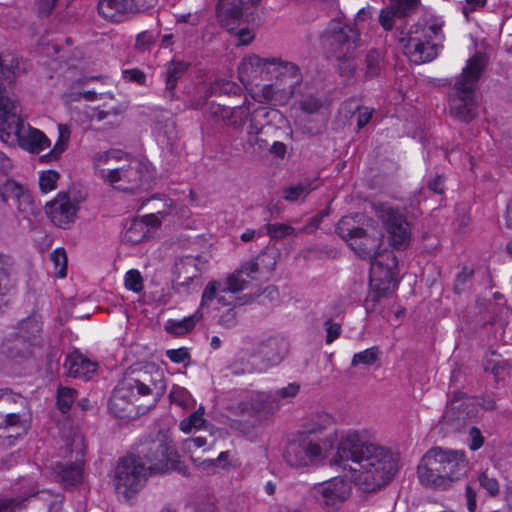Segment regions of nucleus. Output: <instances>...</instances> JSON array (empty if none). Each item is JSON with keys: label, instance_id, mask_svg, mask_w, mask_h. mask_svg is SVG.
<instances>
[{"label": "nucleus", "instance_id": "19", "mask_svg": "<svg viewBox=\"0 0 512 512\" xmlns=\"http://www.w3.org/2000/svg\"><path fill=\"white\" fill-rule=\"evenodd\" d=\"M334 419L328 413H318L313 415L306 424L305 430L301 432L304 435L314 436L319 443L325 444L332 449L337 440L333 429Z\"/></svg>", "mask_w": 512, "mask_h": 512}, {"label": "nucleus", "instance_id": "37", "mask_svg": "<svg viewBox=\"0 0 512 512\" xmlns=\"http://www.w3.org/2000/svg\"><path fill=\"white\" fill-rule=\"evenodd\" d=\"M355 216H344L342 217L337 226L336 233L344 240L351 241L357 234L362 233V229L357 226Z\"/></svg>", "mask_w": 512, "mask_h": 512}, {"label": "nucleus", "instance_id": "35", "mask_svg": "<svg viewBox=\"0 0 512 512\" xmlns=\"http://www.w3.org/2000/svg\"><path fill=\"white\" fill-rule=\"evenodd\" d=\"M337 62V71L342 77L351 78L356 71L355 52H344L327 56Z\"/></svg>", "mask_w": 512, "mask_h": 512}, {"label": "nucleus", "instance_id": "32", "mask_svg": "<svg viewBox=\"0 0 512 512\" xmlns=\"http://www.w3.org/2000/svg\"><path fill=\"white\" fill-rule=\"evenodd\" d=\"M128 0H99L98 12L105 19L118 22L124 14H131Z\"/></svg>", "mask_w": 512, "mask_h": 512}, {"label": "nucleus", "instance_id": "46", "mask_svg": "<svg viewBox=\"0 0 512 512\" xmlns=\"http://www.w3.org/2000/svg\"><path fill=\"white\" fill-rule=\"evenodd\" d=\"M248 283V278H245L244 275L239 272V270H236L233 274L227 277L226 281L223 283V288L221 291L236 293L246 289Z\"/></svg>", "mask_w": 512, "mask_h": 512}, {"label": "nucleus", "instance_id": "30", "mask_svg": "<svg viewBox=\"0 0 512 512\" xmlns=\"http://www.w3.org/2000/svg\"><path fill=\"white\" fill-rule=\"evenodd\" d=\"M69 376L88 380L96 372L97 365L79 353L67 356L64 364Z\"/></svg>", "mask_w": 512, "mask_h": 512}, {"label": "nucleus", "instance_id": "59", "mask_svg": "<svg viewBox=\"0 0 512 512\" xmlns=\"http://www.w3.org/2000/svg\"><path fill=\"white\" fill-rule=\"evenodd\" d=\"M223 288V283L217 281L209 282L202 294L201 300V308L204 306H208L211 301L217 298L219 293H223L221 289Z\"/></svg>", "mask_w": 512, "mask_h": 512}, {"label": "nucleus", "instance_id": "18", "mask_svg": "<svg viewBox=\"0 0 512 512\" xmlns=\"http://www.w3.org/2000/svg\"><path fill=\"white\" fill-rule=\"evenodd\" d=\"M45 209L50 220L59 228L66 229L75 221L77 207L64 192L48 202Z\"/></svg>", "mask_w": 512, "mask_h": 512}, {"label": "nucleus", "instance_id": "49", "mask_svg": "<svg viewBox=\"0 0 512 512\" xmlns=\"http://www.w3.org/2000/svg\"><path fill=\"white\" fill-rule=\"evenodd\" d=\"M265 228L272 240H280L295 233V229L286 223H268Z\"/></svg>", "mask_w": 512, "mask_h": 512}, {"label": "nucleus", "instance_id": "28", "mask_svg": "<svg viewBox=\"0 0 512 512\" xmlns=\"http://www.w3.org/2000/svg\"><path fill=\"white\" fill-rule=\"evenodd\" d=\"M239 407L242 411L251 410L253 413L272 414L279 408V402L271 392H251L249 402H242Z\"/></svg>", "mask_w": 512, "mask_h": 512}, {"label": "nucleus", "instance_id": "45", "mask_svg": "<svg viewBox=\"0 0 512 512\" xmlns=\"http://www.w3.org/2000/svg\"><path fill=\"white\" fill-rule=\"evenodd\" d=\"M0 428H17L25 433L28 429V422L25 415L20 412H7L3 421L0 422Z\"/></svg>", "mask_w": 512, "mask_h": 512}, {"label": "nucleus", "instance_id": "44", "mask_svg": "<svg viewBox=\"0 0 512 512\" xmlns=\"http://www.w3.org/2000/svg\"><path fill=\"white\" fill-rule=\"evenodd\" d=\"M77 391L73 388L59 386L57 389V405L62 413H67L76 400Z\"/></svg>", "mask_w": 512, "mask_h": 512}, {"label": "nucleus", "instance_id": "48", "mask_svg": "<svg viewBox=\"0 0 512 512\" xmlns=\"http://www.w3.org/2000/svg\"><path fill=\"white\" fill-rule=\"evenodd\" d=\"M248 121H249V125L247 127L248 143L252 146L257 145L261 149L264 148L266 146V141L262 140L258 137V135L263 130V124L257 122L252 114L248 118Z\"/></svg>", "mask_w": 512, "mask_h": 512}, {"label": "nucleus", "instance_id": "25", "mask_svg": "<svg viewBox=\"0 0 512 512\" xmlns=\"http://www.w3.org/2000/svg\"><path fill=\"white\" fill-rule=\"evenodd\" d=\"M270 63L271 58H262L256 54L244 57L238 66L239 80L246 86L264 74L268 76Z\"/></svg>", "mask_w": 512, "mask_h": 512}, {"label": "nucleus", "instance_id": "24", "mask_svg": "<svg viewBox=\"0 0 512 512\" xmlns=\"http://www.w3.org/2000/svg\"><path fill=\"white\" fill-rule=\"evenodd\" d=\"M418 3L419 0H390V4L380 11V25L386 31L392 30L394 19L408 17L415 10Z\"/></svg>", "mask_w": 512, "mask_h": 512}, {"label": "nucleus", "instance_id": "43", "mask_svg": "<svg viewBox=\"0 0 512 512\" xmlns=\"http://www.w3.org/2000/svg\"><path fill=\"white\" fill-rule=\"evenodd\" d=\"M169 399L171 403L184 409L192 408L195 403L188 390L180 386H173L169 394Z\"/></svg>", "mask_w": 512, "mask_h": 512}, {"label": "nucleus", "instance_id": "39", "mask_svg": "<svg viewBox=\"0 0 512 512\" xmlns=\"http://www.w3.org/2000/svg\"><path fill=\"white\" fill-rule=\"evenodd\" d=\"M59 136L56 144L52 150L42 157L43 160L52 161L57 160L61 154L66 150L70 138V130L67 126L60 124L58 126Z\"/></svg>", "mask_w": 512, "mask_h": 512}, {"label": "nucleus", "instance_id": "54", "mask_svg": "<svg viewBox=\"0 0 512 512\" xmlns=\"http://www.w3.org/2000/svg\"><path fill=\"white\" fill-rule=\"evenodd\" d=\"M14 271V261L12 257L4 254H0V286H3L4 290L8 291L9 278Z\"/></svg>", "mask_w": 512, "mask_h": 512}, {"label": "nucleus", "instance_id": "31", "mask_svg": "<svg viewBox=\"0 0 512 512\" xmlns=\"http://www.w3.org/2000/svg\"><path fill=\"white\" fill-rule=\"evenodd\" d=\"M54 472L64 487H74L82 481L83 466L81 462L57 463Z\"/></svg>", "mask_w": 512, "mask_h": 512}, {"label": "nucleus", "instance_id": "2", "mask_svg": "<svg viewBox=\"0 0 512 512\" xmlns=\"http://www.w3.org/2000/svg\"><path fill=\"white\" fill-rule=\"evenodd\" d=\"M146 368L125 374L115 387L108 404L109 411L115 417L131 418L136 413V402L140 398L147 402V407H152L164 395L166 382L163 372L154 366Z\"/></svg>", "mask_w": 512, "mask_h": 512}, {"label": "nucleus", "instance_id": "34", "mask_svg": "<svg viewBox=\"0 0 512 512\" xmlns=\"http://www.w3.org/2000/svg\"><path fill=\"white\" fill-rule=\"evenodd\" d=\"M149 233L147 223L144 220L133 219L123 234V240L129 244L142 242Z\"/></svg>", "mask_w": 512, "mask_h": 512}, {"label": "nucleus", "instance_id": "63", "mask_svg": "<svg viewBox=\"0 0 512 512\" xmlns=\"http://www.w3.org/2000/svg\"><path fill=\"white\" fill-rule=\"evenodd\" d=\"M59 179V173L53 170H48L40 176L39 186L42 192L46 193L56 187V182Z\"/></svg>", "mask_w": 512, "mask_h": 512}, {"label": "nucleus", "instance_id": "1", "mask_svg": "<svg viewBox=\"0 0 512 512\" xmlns=\"http://www.w3.org/2000/svg\"><path fill=\"white\" fill-rule=\"evenodd\" d=\"M398 461L391 448L368 440L358 431H349L340 438L329 464L350 476L363 491L374 492L391 481Z\"/></svg>", "mask_w": 512, "mask_h": 512}, {"label": "nucleus", "instance_id": "64", "mask_svg": "<svg viewBox=\"0 0 512 512\" xmlns=\"http://www.w3.org/2000/svg\"><path fill=\"white\" fill-rule=\"evenodd\" d=\"M159 33H153L152 31H143L137 35L135 47L138 50H148L156 41Z\"/></svg>", "mask_w": 512, "mask_h": 512}, {"label": "nucleus", "instance_id": "50", "mask_svg": "<svg viewBox=\"0 0 512 512\" xmlns=\"http://www.w3.org/2000/svg\"><path fill=\"white\" fill-rule=\"evenodd\" d=\"M204 415V408L200 407L196 411H194L192 414H190L189 417L183 419L179 427L180 429L185 432L189 433L193 428L199 429L203 426L205 423V419L203 417Z\"/></svg>", "mask_w": 512, "mask_h": 512}, {"label": "nucleus", "instance_id": "60", "mask_svg": "<svg viewBox=\"0 0 512 512\" xmlns=\"http://www.w3.org/2000/svg\"><path fill=\"white\" fill-rule=\"evenodd\" d=\"M479 485L485 489L490 496H497L500 492V486L496 478L490 477L487 472H481L478 475Z\"/></svg>", "mask_w": 512, "mask_h": 512}, {"label": "nucleus", "instance_id": "15", "mask_svg": "<svg viewBox=\"0 0 512 512\" xmlns=\"http://www.w3.org/2000/svg\"><path fill=\"white\" fill-rule=\"evenodd\" d=\"M474 416V406L463 392L457 391L448 401L440 423L447 425L452 430H460L468 420Z\"/></svg>", "mask_w": 512, "mask_h": 512}, {"label": "nucleus", "instance_id": "17", "mask_svg": "<svg viewBox=\"0 0 512 512\" xmlns=\"http://www.w3.org/2000/svg\"><path fill=\"white\" fill-rule=\"evenodd\" d=\"M268 76L274 80L277 85H283L286 89H293L295 93L303 80L302 73L297 64L283 60L282 58H271L270 67H268Z\"/></svg>", "mask_w": 512, "mask_h": 512}, {"label": "nucleus", "instance_id": "20", "mask_svg": "<svg viewBox=\"0 0 512 512\" xmlns=\"http://www.w3.org/2000/svg\"><path fill=\"white\" fill-rule=\"evenodd\" d=\"M288 352V342L279 336L269 337L258 343L252 356L261 359L262 368L279 364Z\"/></svg>", "mask_w": 512, "mask_h": 512}, {"label": "nucleus", "instance_id": "9", "mask_svg": "<svg viewBox=\"0 0 512 512\" xmlns=\"http://www.w3.org/2000/svg\"><path fill=\"white\" fill-rule=\"evenodd\" d=\"M373 208L389 235L391 246L397 250L406 249L410 243V232L405 216L388 203H377Z\"/></svg>", "mask_w": 512, "mask_h": 512}, {"label": "nucleus", "instance_id": "51", "mask_svg": "<svg viewBox=\"0 0 512 512\" xmlns=\"http://www.w3.org/2000/svg\"><path fill=\"white\" fill-rule=\"evenodd\" d=\"M474 270L468 267H464L461 272L456 275L455 282L453 285V291L456 294H461L468 290L472 284V277Z\"/></svg>", "mask_w": 512, "mask_h": 512}, {"label": "nucleus", "instance_id": "36", "mask_svg": "<svg viewBox=\"0 0 512 512\" xmlns=\"http://www.w3.org/2000/svg\"><path fill=\"white\" fill-rule=\"evenodd\" d=\"M19 67L18 59L11 53L5 52L0 54V81L5 79L9 82L12 81L11 75L16 73V70ZM3 83L0 82V90L6 94L4 88H2Z\"/></svg>", "mask_w": 512, "mask_h": 512}, {"label": "nucleus", "instance_id": "6", "mask_svg": "<svg viewBox=\"0 0 512 512\" xmlns=\"http://www.w3.org/2000/svg\"><path fill=\"white\" fill-rule=\"evenodd\" d=\"M149 475L140 455L129 454L119 459L114 470L113 485L117 493L129 498L145 485Z\"/></svg>", "mask_w": 512, "mask_h": 512}, {"label": "nucleus", "instance_id": "7", "mask_svg": "<svg viewBox=\"0 0 512 512\" xmlns=\"http://www.w3.org/2000/svg\"><path fill=\"white\" fill-rule=\"evenodd\" d=\"M390 261L383 263L377 261L370 267V290L364 300V307L368 314H382L381 301L386 298L393 277V270L398 265L397 257L389 254Z\"/></svg>", "mask_w": 512, "mask_h": 512}, {"label": "nucleus", "instance_id": "13", "mask_svg": "<svg viewBox=\"0 0 512 512\" xmlns=\"http://www.w3.org/2000/svg\"><path fill=\"white\" fill-rule=\"evenodd\" d=\"M204 262L200 256H183L175 260L173 267V289L176 293H188L201 276Z\"/></svg>", "mask_w": 512, "mask_h": 512}, {"label": "nucleus", "instance_id": "21", "mask_svg": "<svg viewBox=\"0 0 512 512\" xmlns=\"http://www.w3.org/2000/svg\"><path fill=\"white\" fill-rule=\"evenodd\" d=\"M250 8L249 0H219L217 5L218 21L222 27L232 31L245 15L248 16Z\"/></svg>", "mask_w": 512, "mask_h": 512}, {"label": "nucleus", "instance_id": "40", "mask_svg": "<svg viewBox=\"0 0 512 512\" xmlns=\"http://www.w3.org/2000/svg\"><path fill=\"white\" fill-rule=\"evenodd\" d=\"M241 92V87L235 82L226 79H220L211 84L209 92L205 95V99L210 95H239Z\"/></svg>", "mask_w": 512, "mask_h": 512}, {"label": "nucleus", "instance_id": "58", "mask_svg": "<svg viewBox=\"0 0 512 512\" xmlns=\"http://www.w3.org/2000/svg\"><path fill=\"white\" fill-rule=\"evenodd\" d=\"M381 70V55L377 50H371L366 55V74L377 76Z\"/></svg>", "mask_w": 512, "mask_h": 512}, {"label": "nucleus", "instance_id": "56", "mask_svg": "<svg viewBox=\"0 0 512 512\" xmlns=\"http://www.w3.org/2000/svg\"><path fill=\"white\" fill-rule=\"evenodd\" d=\"M0 402L2 403L3 407L6 410L11 409V407H10L11 404L18 405V406L22 407L23 409L26 407V404H27L26 399L22 395L12 393L8 389L0 390Z\"/></svg>", "mask_w": 512, "mask_h": 512}, {"label": "nucleus", "instance_id": "57", "mask_svg": "<svg viewBox=\"0 0 512 512\" xmlns=\"http://www.w3.org/2000/svg\"><path fill=\"white\" fill-rule=\"evenodd\" d=\"M50 259L57 269L56 275L63 278L67 274V255L64 249H56L50 254Z\"/></svg>", "mask_w": 512, "mask_h": 512}, {"label": "nucleus", "instance_id": "61", "mask_svg": "<svg viewBox=\"0 0 512 512\" xmlns=\"http://www.w3.org/2000/svg\"><path fill=\"white\" fill-rule=\"evenodd\" d=\"M125 287L133 292H140L143 289V278L138 270L131 269L125 274Z\"/></svg>", "mask_w": 512, "mask_h": 512}, {"label": "nucleus", "instance_id": "5", "mask_svg": "<svg viewBox=\"0 0 512 512\" xmlns=\"http://www.w3.org/2000/svg\"><path fill=\"white\" fill-rule=\"evenodd\" d=\"M314 436L299 433L288 442L283 457L286 463L294 468L318 466L331 450L325 444L317 442Z\"/></svg>", "mask_w": 512, "mask_h": 512}, {"label": "nucleus", "instance_id": "12", "mask_svg": "<svg viewBox=\"0 0 512 512\" xmlns=\"http://www.w3.org/2000/svg\"><path fill=\"white\" fill-rule=\"evenodd\" d=\"M138 455L150 474L165 473L174 466L175 452L164 440H151L141 444Z\"/></svg>", "mask_w": 512, "mask_h": 512}, {"label": "nucleus", "instance_id": "52", "mask_svg": "<svg viewBox=\"0 0 512 512\" xmlns=\"http://www.w3.org/2000/svg\"><path fill=\"white\" fill-rule=\"evenodd\" d=\"M484 369L485 371L491 372L496 381L504 379L509 373L508 364L503 360L494 358H490L485 361Z\"/></svg>", "mask_w": 512, "mask_h": 512}, {"label": "nucleus", "instance_id": "33", "mask_svg": "<svg viewBox=\"0 0 512 512\" xmlns=\"http://www.w3.org/2000/svg\"><path fill=\"white\" fill-rule=\"evenodd\" d=\"M202 314L197 311L191 316L185 317L181 320L169 319L165 324V329L168 333L174 335H184L190 332L201 319Z\"/></svg>", "mask_w": 512, "mask_h": 512}, {"label": "nucleus", "instance_id": "14", "mask_svg": "<svg viewBox=\"0 0 512 512\" xmlns=\"http://www.w3.org/2000/svg\"><path fill=\"white\" fill-rule=\"evenodd\" d=\"M441 465L439 447L428 450L417 467L420 483L433 489L448 487V482L444 476L445 471H443Z\"/></svg>", "mask_w": 512, "mask_h": 512}, {"label": "nucleus", "instance_id": "38", "mask_svg": "<svg viewBox=\"0 0 512 512\" xmlns=\"http://www.w3.org/2000/svg\"><path fill=\"white\" fill-rule=\"evenodd\" d=\"M227 114L225 124L234 129H242L251 115L250 108L245 105L233 108L229 107Z\"/></svg>", "mask_w": 512, "mask_h": 512}, {"label": "nucleus", "instance_id": "27", "mask_svg": "<svg viewBox=\"0 0 512 512\" xmlns=\"http://www.w3.org/2000/svg\"><path fill=\"white\" fill-rule=\"evenodd\" d=\"M190 63L172 59L165 65V71L163 73L165 88L163 91V97L168 101H173L176 98V87L178 81L188 71Z\"/></svg>", "mask_w": 512, "mask_h": 512}, {"label": "nucleus", "instance_id": "11", "mask_svg": "<svg viewBox=\"0 0 512 512\" xmlns=\"http://www.w3.org/2000/svg\"><path fill=\"white\" fill-rule=\"evenodd\" d=\"M350 492L351 487L346 480L334 477L314 484L309 490V495L323 509L335 511L348 499Z\"/></svg>", "mask_w": 512, "mask_h": 512}, {"label": "nucleus", "instance_id": "41", "mask_svg": "<svg viewBox=\"0 0 512 512\" xmlns=\"http://www.w3.org/2000/svg\"><path fill=\"white\" fill-rule=\"evenodd\" d=\"M38 490L34 487L30 488L25 496H17L14 498L0 499V512H14L15 509H21L25 506V502L30 498L36 496Z\"/></svg>", "mask_w": 512, "mask_h": 512}, {"label": "nucleus", "instance_id": "26", "mask_svg": "<svg viewBox=\"0 0 512 512\" xmlns=\"http://www.w3.org/2000/svg\"><path fill=\"white\" fill-rule=\"evenodd\" d=\"M253 99L261 104L283 106L293 97V89L280 87L276 83L265 84L252 95Z\"/></svg>", "mask_w": 512, "mask_h": 512}, {"label": "nucleus", "instance_id": "23", "mask_svg": "<svg viewBox=\"0 0 512 512\" xmlns=\"http://www.w3.org/2000/svg\"><path fill=\"white\" fill-rule=\"evenodd\" d=\"M440 459L443 467L444 476L448 485L459 480L468 471V460L464 452L458 450H443L439 448Z\"/></svg>", "mask_w": 512, "mask_h": 512}, {"label": "nucleus", "instance_id": "47", "mask_svg": "<svg viewBox=\"0 0 512 512\" xmlns=\"http://www.w3.org/2000/svg\"><path fill=\"white\" fill-rule=\"evenodd\" d=\"M315 187H312V184L307 183H299L295 186L286 187L283 189V198L286 201L294 202L299 198L306 197Z\"/></svg>", "mask_w": 512, "mask_h": 512}, {"label": "nucleus", "instance_id": "42", "mask_svg": "<svg viewBox=\"0 0 512 512\" xmlns=\"http://www.w3.org/2000/svg\"><path fill=\"white\" fill-rule=\"evenodd\" d=\"M380 354L381 352L377 346L370 347L364 351L354 354L351 361V366L356 367L358 365H373L379 360Z\"/></svg>", "mask_w": 512, "mask_h": 512}, {"label": "nucleus", "instance_id": "8", "mask_svg": "<svg viewBox=\"0 0 512 512\" xmlns=\"http://www.w3.org/2000/svg\"><path fill=\"white\" fill-rule=\"evenodd\" d=\"M360 41L359 30L337 18L331 19L320 34V44L327 56L355 52Z\"/></svg>", "mask_w": 512, "mask_h": 512}, {"label": "nucleus", "instance_id": "53", "mask_svg": "<svg viewBox=\"0 0 512 512\" xmlns=\"http://www.w3.org/2000/svg\"><path fill=\"white\" fill-rule=\"evenodd\" d=\"M159 200L163 201V209H158L156 213H151L149 215L144 216L141 220H144L145 223H147V228H156L160 225V221L157 217V214L160 215H167L171 212L173 208V200L166 198L163 196V198H159Z\"/></svg>", "mask_w": 512, "mask_h": 512}, {"label": "nucleus", "instance_id": "55", "mask_svg": "<svg viewBox=\"0 0 512 512\" xmlns=\"http://www.w3.org/2000/svg\"><path fill=\"white\" fill-rule=\"evenodd\" d=\"M23 191L25 190L20 184L13 180H7L0 186V197L4 202H8L10 199L15 201Z\"/></svg>", "mask_w": 512, "mask_h": 512}, {"label": "nucleus", "instance_id": "16", "mask_svg": "<svg viewBox=\"0 0 512 512\" xmlns=\"http://www.w3.org/2000/svg\"><path fill=\"white\" fill-rule=\"evenodd\" d=\"M381 244L382 238L380 235L368 234L364 229H362V233L357 234V236L349 242V246L355 254L361 259L369 261L371 264L373 262L381 261L379 257H386L385 263L390 261V257L388 255L393 253H380ZM382 262L384 263L383 260Z\"/></svg>", "mask_w": 512, "mask_h": 512}, {"label": "nucleus", "instance_id": "3", "mask_svg": "<svg viewBox=\"0 0 512 512\" xmlns=\"http://www.w3.org/2000/svg\"><path fill=\"white\" fill-rule=\"evenodd\" d=\"M487 60L484 54L476 53L471 57L462 73L456 77L449 95L450 115L464 123H470L478 115L476 88Z\"/></svg>", "mask_w": 512, "mask_h": 512}, {"label": "nucleus", "instance_id": "22", "mask_svg": "<svg viewBox=\"0 0 512 512\" xmlns=\"http://www.w3.org/2000/svg\"><path fill=\"white\" fill-rule=\"evenodd\" d=\"M399 42L403 45L406 55L415 64L430 62L437 56V45L432 44L428 39L401 36Z\"/></svg>", "mask_w": 512, "mask_h": 512}, {"label": "nucleus", "instance_id": "29", "mask_svg": "<svg viewBox=\"0 0 512 512\" xmlns=\"http://www.w3.org/2000/svg\"><path fill=\"white\" fill-rule=\"evenodd\" d=\"M17 145L30 152L40 153L44 149L50 147L51 143L42 131L32 128L26 123L23 127V133H21Z\"/></svg>", "mask_w": 512, "mask_h": 512}, {"label": "nucleus", "instance_id": "62", "mask_svg": "<svg viewBox=\"0 0 512 512\" xmlns=\"http://www.w3.org/2000/svg\"><path fill=\"white\" fill-rule=\"evenodd\" d=\"M15 201L17 202V208L19 212H21L24 217H28L29 215L34 214V203L32 196L28 191H23Z\"/></svg>", "mask_w": 512, "mask_h": 512}, {"label": "nucleus", "instance_id": "10", "mask_svg": "<svg viewBox=\"0 0 512 512\" xmlns=\"http://www.w3.org/2000/svg\"><path fill=\"white\" fill-rule=\"evenodd\" d=\"M25 124L19 104L0 90V140L17 146Z\"/></svg>", "mask_w": 512, "mask_h": 512}, {"label": "nucleus", "instance_id": "4", "mask_svg": "<svg viewBox=\"0 0 512 512\" xmlns=\"http://www.w3.org/2000/svg\"><path fill=\"white\" fill-rule=\"evenodd\" d=\"M125 162L118 167L100 169L98 177L123 192L134 193L140 189H147L151 177L149 166L134 157L126 156Z\"/></svg>", "mask_w": 512, "mask_h": 512}]
</instances>
